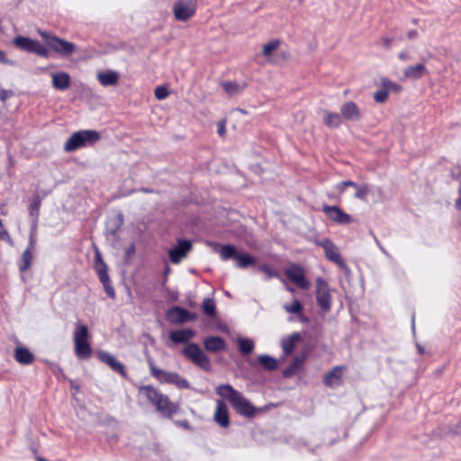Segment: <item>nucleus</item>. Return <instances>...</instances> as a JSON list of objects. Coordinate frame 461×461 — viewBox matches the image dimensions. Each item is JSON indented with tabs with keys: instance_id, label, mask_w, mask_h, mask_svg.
Instances as JSON below:
<instances>
[{
	"instance_id": "23",
	"label": "nucleus",
	"mask_w": 461,
	"mask_h": 461,
	"mask_svg": "<svg viewBox=\"0 0 461 461\" xmlns=\"http://www.w3.org/2000/svg\"><path fill=\"white\" fill-rule=\"evenodd\" d=\"M52 86L57 90H67L70 86L71 77L67 72H57L51 75Z\"/></svg>"
},
{
	"instance_id": "7",
	"label": "nucleus",
	"mask_w": 461,
	"mask_h": 461,
	"mask_svg": "<svg viewBox=\"0 0 461 461\" xmlns=\"http://www.w3.org/2000/svg\"><path fill=\"white\" fill-rule=\"evenodd\" d=\"M185 357L205 371L211 369V362L196 343H189L183 350Z\"/></svg>"
},
{
	"instance_id": "16",
	"label": "nucleus",
	"mask_w": 461,
	"mask_h": 461,
	"mask_svg": "<svg viewBox=\"0 0 461 461\" xmlns=\"http://www.w3.org/2000/svg\"><path fill=\"white\" fill-rule=\"evenodd\" d=\"M97 357L101 362L109 366L114 372H117L123 377L127 376L124 365L119 362L113 355L105 351H98Z\"/></svg>"
},
{
	"instance_id": "8",
	"label": "nucleus",
	"mask_w": 461,
	"mask_h": 461,
	"mask_svg": "<svg viewBox=\"0 0 461 461\" xmlns=\"http://www.w3.org/2000/svg\"><path fill=\"white\" fill-rule=\"evenodd\" d=\"M13 44L26 52L35 53L41 57H48L49 50L37 40H32L24 36H17L13 40Z\"/></svg>"
},
{
	"instance_id": "9",
	"label": "nucleus",
	"mask_w": 461,
	"mask_h": 461,
	"mask_svg": "<svg viewBox=\"0 0 461 461\" xmlns=\"http://www.w3.org/2000/svg\"><path fill=\"white\" fill-rule=\"evenodd\" d=\"M315 243L324 249L326 258L337 264L339 267L348 270V267L343 258L340 256L338 247L330 239H323L321 240H316Z\"/></svg>"
},
{
	"instance_id": "38",
	"label": "nucleus",
	"mask_w": 461,
	"mask_h": 461,
	"mask_svg": "<svg viewBox=\"0 0 461 461\" xmlns=\"http://www.w3.org/2000/svg\"><path fill=\"white\" fill-rule=\"evenodd\" d=\"M279 44L280 42L278 40L270 41L269 42L263 46V55L265 57H269L272 54V52L278 48Z\"/></svg>"
},
{
	"instance_id": "4",
	"label": "nucleus",
	"mask_w": 461,
	"mask_h": 461,
	"mask_svg": "<svg viewBox=\"0 0 461 461\" xmlns=\"http://www.w3.org/2000/svg\"><path fill=\"white\" fill-rule=\"evenodd\" d=\"M90 334L86 325L77 322L73 332L75 354L79 359L91 357L93 349L89 343Z\"/></svg>"
},
{
	"instance_id": "28",
	"label": "nucleus",
	"mask_w": 461,
	"mask_h": 461,
	"mask_svg": "<svg viewBox=\"0 0 461 461\" xmlns=\"http://www.w3.org/2000/svg\"><path fill=\"white\" fill-rule=\"evenodd\" d=\"M323 122L329 128H338L342 123V116L340 113L323 111Z\"/></svg>"
},
{
	"instance_id": "22",
	"label": "nucleus",
	"mask_w": 461,
	"mask_h": 461,
	"mask_svg": "<svg viewBox=\"0 0 461 461\" xmlns=\"http://www.w3.org/2000/svg\"><path fill=\"white\" fill-rule=\"evenodd\" d=\"M427 75H429V71L421 63L409 66L403 70V77L408 79L418 80Z\"/></svg>"
},
{
	"instance_id": "27",
	"label": "nucleus",
	"mask_w": 461,
	"mask_h": 461,
	"mask_svg": "<svg viewBox=\"0 0 461 461\" xmlns=\"http://www.w3.org/2000/svg\"><path fill=\"white\" fill-rule=\"evenodd\" d=\"M97 275L99 276L101 283L104 285V288L107 295L111 298H114L115 292H114L113 287L111 285V281H110L109 276L107 274V269H102L97 267Z\"/></svg>"
},
{
	"instance_id": "50",
	"label": "nucleus",
	"mask_w": 461,
	"mask_h": 461,
	"mask_svg": "<svg viewBox=\"0 0 461 461\" xmlns=\"http://www.w3.org/2000/svg\"><path fill=\"white\" fill-rule=\"evenodd\" d=\"M419 36V33L416 30H410L408 32H407V38L409 40H415L417 39Z\"/></svg>"
},
{
	"instance_id": "52",
	"label": "nucleus",
	"mask_w": 461,
	"mask_h": 461,
	"mask_svg": "<svg viewBox=\"0 0 461 461\" xmlns=\"http://www.w3.org/2000/svg\"><path fill=\"white\" fill-rule=\"evenodd\" d=\"M9 94H11V92H8L6 90H2L0 92V99H1V101H3V102L5 101L8 98Z\"/></svg>"
},
{
	"instance_id": "48",
	"label": "nucleus",
	"mask_w": 461,
	"mask_h": 461,
	"mask_svg": "<svg viewBox=\"0 0 461 461\" xmlns=\"http://www.w3.org/2000/svg\"><path fill=\"white\" fill-rule=\"evenodd\" d=\"M0 63L14 65V62L13 60L8 59L6 58L5 53L3 50H0Z\"/></svg>"
},
{
	"instance_id": "61",
	"label": "nucleus",
	"mask_w": 461,
	"mask_h": 461,
	"mask_svg": "<svg viewBox=\"0 0 461 461\" xmlns=\"http://www.w3.org/2000/svg\"><path fill=\"white\" fill-rule=\"evenodd\" d=\"M287 290L290 291L291 293H294V289L292 287H287Z\"/></svg>"
},
{
	"instance_id": "30",
	"label": "nucleus",
	"mask_w": 461,
	"mask_h": 461,
	"mask_svg": "<svg viewBox=\"0 0 461 461\" xmlns=\"http://www.w3.org/2000/svg\"><path fill=\"white\" fill-rule=\"evenodd\" d=\"M234 260L236 261V267L239 268H247L256 264V258L247 253L238 252Z\"/></svg>"
},
{
	"instance_id": "24",
	"label": "nucleus",
	"mask_w": 461,
	"mask_h": 461,
	"mask_svg": "<svg viewBox=\"0 0 461 461\" xmlns=\"http://www.w3.org/2000/svg\"><path fill=\"white\" fill-rule=\"evenodd\" d=\"M195 333L192 329H182L173 330L169 333V339L176 344L185 343L194 337Z\"/></svg>"
},
{
	"instance_id": "41",
	"label": "nucleus",
	"mask_w": 461,
	"mask_h": 461,
	"mask_svg": "<svg viewBox=\"0 0 461 461\" xmlns=\"http://www.w3.org/2000/svg\"><path fill=\"white\" fill-rule=\"evenodd\" d=\"M222 86H223L224 91L231 96L238 94L239 89H240V86L238 84H236L234 82H230V81L224 82L222 84Z\"/></svg>"
},
{
	"instance_id": "25",
	"label": "nucleus",
	"mask_w": 461,
	"mask_h": 461,
	"mask_svg": "<svg viewBox=\"0 0 461 461\" xmlns=\"http://www.w3.org/2000/svg\"><path fill=\"white\" fill-rule=\"evenodd\" d=\"M203 344L207 351L213 353L224 350L226 348L225 340L218 336H212L205 339Z\"/></svg>"
},
{
	"instance_id": "5",
	"label": "nucleus",
	"mask_w": 461,
	"mask_h": 461,
	"mask_svg": "<svg viewBox=\"0 0 461 461\" xmlns=\"http://www.w3.org/2000/svg\"><path fill=\"white\" fill-rule=\"evenodd\" d=\"M100 139V133L95 130H81L74 132L68 139L64 144V150L72 152L81 148L94 145Z\"/></svg>"
},
{
	"instance_id": "1",
	"label": "nucleus",
	"mask_w": 461,
	"mask_h": 461,
	"mask_svg": "<svg viewBox=\"0 0 461 461\" xmlns=\"http://www.w3.org/2000/svg\"><path fill=\"white\" fill-rule=\"evenodd\" d=\"M216 393L226 399L240 416L253 418L261 411V409L256 408L240 392L229 384L217 386Z\"/></svg>"
},
{
	"instance_id": "39",
	"label": "nucleus",
	"mask_w": 461,
	"mask_h": 461,
	"mask_svg": "<svg viewBox=\"0 0 461 461\" xmlns=\"http://www.w3.org/2000/svg\"><path fill=\"white\" fill-rule=\"evenodd\" d=\"M41 204V199L36 197L30 205V214L34 218L35 221H37L39 217Z\"/></svg>"
},
{
	"instance_id": "51",
	"label": "nucleus",
	"mask_w": 461,
	"mask_h": 461,
	"mask_svg": "<svg viewBox=\"0 0 461 461\" xmlns=\"http://www.w3.org/2000/svg\"><path fill=\"white\" fill-rule=\"evenodd\" d=\"M456 207L458 210H461V183H460V186L458 189V198L456 200Z\"/></svg>"
},
{
	"instance_id": "55",
	"label": "nucleus",
	"mask_w": 461,
	"mask_h": 461,
	"mask_svg": "<svg viewBox=\"0 0 461 461\" xmlns=\"http://www.w3.org/2000/svg\"><path fill=\"white\" fill-rule=\"evenodd\" d=\"M346 185H343V181L339 183L337 185H336V189L339 192V194H342L344 193L345 189H346Z\"/></svg>"
},
{
	"instance_id": "13",
	"label": "nucleus",
	"mask_w": 461,
	"mask_h": 461,
	"mask_svg": "<svg viewBox=\"0 0 461 461\" xmlns=\"http://www.w3.org/2000/svg\"><path fill=\"white\" fill-rule=\"evenodd\" d=\"M196 5L194 0H179L174 5V14L178 21H187L195 13Z\"/></svg>"
},
{
	"instance_id": "45",
	"label": "nucleus",
	"mask_w": 461,
	"mask_h": 461,
	"mask_svg": "<svg viewBox=\"0 0 461 461\" xmlns=\"http://www.w3.org/2000/svg\"><path fill=\"white\" fill-rule=\"evenodd\" d=\"M97 267L102 269H106V265L102 259L101 254L98 250L95 252V269L97 270Z\"/></svg>"
},
{
	"instance_id": "6",
	"label": "nucleus",
	"mask_w": 461,
	"mask_h": 461,
	"mask_svg": "<svg viewBox=\"0 0 461 461\" xmlns=\"http://www.w3.org/2000/svg\"><path fill=\"white\" fill-rule=\"evenodd\" d=\"M41 36L45 41L48 47L59 55L68 56L75 51V44L70 41L48 32H41Z\"/></svg>"
},
{
	"instance_id": "42",
	"label": "nucleus",
	"mask_w": 461,
	"mask_h": 461,
	"mask_svg": "<svg viewBox=\"0 0 461 461\" xmlns=\"http://www.w3.org/2000/svg\"><path fill=\"white\" fill-rule=\"evenodd\" d=\"M368 193H369V188L366 185H357V187H356L355 197L359 200L366 201Z\"/></svg>"
},
{
	"instance_id": "34",
	"label": "nucleus",
	"mask_w": 461,
	"mask_h": 461,
	"mask_svg": "<svg viewBox=\"0 0 461 461\" xmlns=\"http://www.w3.org/2000/svg\"><path fill=\"white\" fill-rule=\"evenodd\" d=\"M32 258V250H31V249H26L23 253L21 262L19 264V269L21 272L26 271L31 267Z\"/></svg>"
},
{
	"instance_id": "36",
	"label": "nucleus",
	"mask_w": 461,
	"mask_h": 461,
	"mask_svg": "<svg viewBox=\"0 0 461 461\" xmlns=\"http://www.w3.org/2000/svg\"><path fill=\"white\" fill-rule=\"evenodd\" d=\"M382 86L384 87L387 92H395L398 93L402 90V86L398 85L397 83L393 82L392 80L384 77L381 79Z\"/></svg>"
},
{
	"instance_id": "21",
	"label": "nucleus",
	"mask_w": 461,
	"mask_h": 461,
	"mask_svg": "<svg viewBox=\"0 0 461 461\" xmlns=\"http://www.w3.org/2000/svg\"><path fill=\"white\" fill-rule=\"evenodd\" d=\"M307 357V352H303L296 356L291 362L288 367L283 371V375L286 378L291 377L297 374L303 366Z\"/></svg>"
},
{
	"instance_id": "29",
	"label": "nucleus",
	"mask_w": 461,
	"mask_h": 461,
	"mask_svg": "<svg viewBox=\"0 0 461 461\" xmlns=\"http://www.w3.org/2000/svg\"><path fill=\"white\" fill-rule=\"evenodd\" d=\"M342 367L335 366L323 377V383L326 386L332 387L340 378Z\"/></svg>"
},
{
	"instance_id": "32",
	"label": "nucleus",
	"mask_w": 461,
	"mask_h": 461,
	"mask_svg": "<svg viewBox=\"0 0 461 461\" xmlns=\"http://www.w3.org/2000/svg\"><path fill=\"white\" fill-rule=\"evenodd\" d=\"M238 251L234 245L226 244L220 248L219 254L221 260L235 259Z\"/></svg>"
},
{
	"instance_id": "20",
	"label": "nucleus",
	"mask_w": 461,
	"mask_h": 461,
	"mask_svg": "<svg viewBox=\"0 0 461 461\" xmlns=\"http://www.w3.org/2000/svg\"><path fill=\"white\" fill-rule=\"evenodd\" d=\"M301 339L302 336L300 333L294 332L281 339L280 345L285 357H288L294 352L296 344L301 340Z\"/></svg>"
},
{
	"instance_id": "43",
	"label": "nucleus",
	"mask_w": 461,
	"mask_h": 461,
	"mask_svg": "<svg viewBox=\"0 0 461 461\" xmlns=\"http://www.w3.org/2000/svg\"><path fill=\"white\" fill-rule=\"evenodd\" d=\"M388 95H389V94H388L387 90L382 86L381 89H378L377 91L375 92L374 99L376 103L382 104L386 101V99L388 98Z\"/></svg>"
},
{
	"instance_id": "37",
	"label": "nucleus",
	"mask_w": 461,
	"mask_h": 461,
	"mask_svg": "<svg viewBox=\"0 0 461 461\" xmlns=\"http://www.w3.org/2000/svg\"><path fill=\"white\" fill-rule=\"evenodd\" d=\"M284 309L288 313L301 314L303 310L302 303L298 300H294L291 304H285Z\"/></svg>"
},
{
	"instance_id": "59",
	"label": "nucleus",
	"mask_w": 461,
	"mask_h": 461,
	"mask_svg": "<svg viewBox=\"0 0 461 461\" xmlns=\"http://www.w3.org/2000/svg\"><path fill=\"white\" fill-rule=\"evenodd\" d=\"M142 191H143L144 193H150V192H151L150 190L146 189V188H143V189H142Z\"/></svg>"
},
{
	"instance_id": "60",
	"label": "nucleus",
	"mask_w": 461,
	"mask_h": 461,
	"mask_svg": "<svg viewBox=\"0 0 461 461\" xmlns=\"http://www.w3.org/2000/svg\"><path fill=\"white\" fill-rule=\"evenodd\" d=\"M169 273V267H167L165 270V275H167Z\"/></svg>"
},
{
	"instance_id": "2",
	"label": "nucleus",
	"mask_w": 461,
	"mask_h": 461,
	"mask_svg": "<svg viewBox=\"0 0 461 461\" xmlns=\"http://www.w3.org/2000/svg\"><path fill=\"white\" fill-rule=\"evenodd\" d=\"M138 393L140 398L145 399L164 417L171 418L178 411L176 403L173 402L167 395L163 394L152 385L140 386Z\"/></svg>"
},
{
	"instance_id": "49",
	"label": "nucleus",
	"mask_w": 461,
	"mask_h": 461,
	"mask_svg": "<svg viewBox=\"0 0 461 461\" xmlns=\"http://www.w3.org/2000/svg\"><path fill=\"white\" fill-rule=\"evenodd\" d=\"M393 41V39L391 37L382 38V44L385 49H390Z\"/></svg>"
},
{
	"instance_id": "26",
	"label": "nucleus",
	"mask_w": 461,
	"mask_h": 461,
	"mask_svg": "<svg viewBox=\"0 0 461 461\" xmlns=\"http://www.w3.org/2000/svg\"><path fill=\"white\" fill-rule=\"evenodd\" d=\"M97 79L103 86H112L117 85L119 75L115 71L108 70L98 73Z\"/></svg>"
},
{
	"instance_id": "62",
	"label": "nucleus",
	"mask_w": 461,
	"mask_h": 461,
	"mask_svg": "<svg viewBox=\"0 0 461 461\" xmlns=\"http://www.w3.org/2000/svg\"><path fill=\"white\" fill-rule=\"evenodd\" d=\"M375 242L380 246L378 240L375 237Z\"/></svg>"
},
{
	"instance_id": "53",
	"label": "nucleus",
	"mask_w": 461,
	"mask_h": 461,
	"mask_svg": "<svg viewBox=\"0 0 461 461\" xmlns=\"http://www.w3.org/2000/svg\"><path fill=\"white\" fill-rule=\"evenodd\" d=\"M34 246H35V239H34L33 234L32 233L30 235L29 246L27 247V249H31V250H32Z\"/></svg>"
},
{
	"instance_id": "17",
	"label": "nucleus",
	"mask_w": 461,
	"mask_h": 461,
	"mask_svg": "<svg viewBox=\"0 0 461 461\" xmlns=\"http://www.w3.org/2000/svg\"><path fill=\"white\" fill-rule=\"evenodd\" d=\"M342 119L351 122L360 121L362 113L357 104L352 101L343 104L340 107Z\"/></svg>"
},
{
	"instance_id": "12",
	"label": "nucleus",
	"mask_w": 461,
	"mask_h": 461,
	"mask_svg": "<svg viewBox=\"0 0 461 461\" xmlns=\"http://www.w3.org/2000/svg\"><path fill=\"white\" fill-rule=\"evenodd\" d=\"M285 275L301 289L306 290L311 286L310 282L305 277L303 268L297 264H294L290 267L285 269Z\"/></svg>"
},
{
	"instance_id": "33",
	"label": "nucleus",
	"mask_w": 461,
	"mask_h": 461,
	"mask_svg": "<svg viewBox=\"0 0 461 461\" xmlns=\"http://www.w3.org/2000/svg\"><path fill=\"white\" fill-rule=\"evenodd\" d=\"M239 350L242 355L250 354L254 348V341L249 338H238L237 339Z\"/></svg>"
},
{
	"instance_id": "31",
	"label": "nucleus",
	"mask_w": 461,
	"mask_h": 461,
	"mask_svg": "<svg viewBox=\"0 0 461 461\" xmlns=\"http://www.w3.org/2000/svg\"><path fill=\"white\" fill-rule=\"evenodd\" d=\"M258 364L267 371H274L277 368V360L269 355H259L258 357Z\"/></svg>"
},
{
	"instance_id": "54",
	"label": "nucleus",
	"mask_w": 461,
	"mask_h": 461,
	"mask_svg": "<svg viewBox=\"0 0 461 461\" xmlns=\"http://www.w3.org/2000/svg\"><path fill=\"white\" fill-rule=\"evenodd\" d=\"M343 185H346L347 187L350 186V187H357V184L351 181V180H346V181H343Z\"/></svg>"
},
{
	"instance_id": "15",
	"label": "nucleus",
	"mask_w": 461,
	"mask_h": 461,
	"mask_svg": "<svg viewBox=\"0 0 461 461\" xmlns=\"http://www.w3.org/2000/svg\"><path fill=\"white\" fill-rule=\"evenodd\" d=\"M167 319L171 323L181 324L192 321L196 319V315L179 306H174L167 312Z\"/></svg>"
},
{
	"instance_id": "46",
	"label": "nucleus",
	"mask_w": 461,
	"mask_h": 461,
	"mask_svg": "<svg viewBox=\"0 0 461 461\" xmlns=\"http://www.w3.org/2000/svg\"><path fill=\"white\" fill-rule=\"evenodd\" d=\"M398 59L402 61H409L411 59V55L408 50H403L398 53Z\"/></svg>"
},
{
	"instance_id": "18",
	"label": "nucleus",
	"mask_w": 461,
	"mask_h": 461,
	"mask_svg": "<svg viewBox=\"0 0 461 461\" xmlns=\"http://www.w3.org/2000/svg\"><path fill=\"white\" fill-rule=\"evenodd\" d=\"M14 360L23 366H29L35 360L34 354L25 346L19 344L14 350Z\"/></svg>"
},
{
	"instance_id": "19",
	"label": "nucleus",
	"mask_w": 461,
	"mask_h": 461,
	"mask_svg": "<svg viewBox=\"0 0 461 461\" xmlns=\"http://www.w3.org/2000/svg\"><path fill=\"white\" fill-rule=\"evenodd\" d=\"M213 419L222 428H227L230 425L228 407L224 402L217 401Z\"/></svg>"
},
{
	"instance_id": "56",
	"label": "nucleus",
	"mask_w": 461,
	"mask_h": 461,
	"mask_svg": "<svg viewBox=\"0 0 461 461\" xmlns=\"http://www.w3.org/2000/svg\"><path fill=\"white\" fill-rule=\"evenodd\" d=\"M298 318H299V321L301 322H307L308 321V318L303 313V311L301 312V314H297Z\"/></svg>"
},
{
	"instance_id": "35",
	"label": "nucleus",
	"mask_w": 461,
	"mask_h": 461,
	"mask_svg": "<svg viewBox=\"0 0 461 461\" xmlns=\"http://www.w3.org/2000/svg\"><path fill=\"white\" fill-rule=\"evenodd\" d=\"M203 312L206 316L212 317L216 313L215 303L212 299L205 298L202 304Z\"/></svg>"
},
{
	"instance_id": "14",
	"label": "nucleus",
	"mask_w": 461,
	"mask_h": 461,
	"mask_svg": "<svg viewBox=\"0 0 461 461\" xmlns=\"http://www.w3.org/2000/svg\"><path fill=\"white\" fill-rule=\"evenodd\" d=\"M192 249V242L188 240H178L175 247L168 250L171 263L178 264Z\"/></svg>"
},
{
	"instance_id": "44",
	"label": "nucleus",
	"mask_w": 461,
	"mask_h": 461,
	"mask_svg": "<svg viewBox=\"0 0 461 461\" xmlns=\"http://www.w3.org/2000/svg\"><path fill=\"white\" fill-rule=\"evenodd\" d=\"M154 95L157 99L163 100L168 96L169 93L165 86H157Z\"/></svg>"
},
{
	"instance_id": "3",
	"label": "nucleus",
	"mask_w": 461,
	"mask_h": 461,
	"mask_svg": "<svg viewBox=\"0 0 461 461\" xmlns=\"http://www.w3.org/2000/svg\"><path fill=\"white\" fill-rule=\"evenodd\" d=\"M149 373L160 384H174L179 389H189L190 383L178 373L158 368L151 357L147 358Z\"/></svg>"
},
{
	"instance_id": "10",
	"label": "nucleus",
	"mask_w": 461,
	"mask_h": 461,
	"mask_svg": "<svg viewBox=\"0 0 461 461\" xmlns=\"http://www.w3.org/2000/svg\"><path fill=\"white\" fill-rule=\"evenodd\" d=\"M316 300L323 312H329L331 306V296L328 283L322 278L316 279Z\"/></svg>"
},
{
	"instance_id": "47",
	"label": "nucleus",
	"mask_w": 461,
	"mask_h": 461,
	"mask_svg": "<svg viewBox=\"0 0 461 461\" xmlns=\"http://www.w3.org/2000/svg\"><path fill=\"white\" fill-rule=\"evenodd\" d=\"M217 131L221 137H223L226 133L225 121H220L217 125Z\"/></svg>"
},
{
	"instance_id": "57",
	"label": "nucleus",
	"mask_w": 461,
	"mask_h": 461,
	"mask_svg": "<svg viewBox=\"0 0 461 461\" xmlns=\"http://www.w3.org/2000/svg\"><path fill=\"white\" fill-rule=\"evenodd\" d=\"M418 350L420 354H422L424 352V348L420 345H418Z\"/></svg>"
},
{
	"instance_id": "40",
	"label": "nucleus",
	"mask_w": 461,
	"mask_h": 461,
	"mask_svg": "<svg viewBox=\"0 0 461 461\" xmlns=\"http://www.w3.org/2000/svg\"><path fill=\"white\" fill-rule=\"evenodd\" d=\"M258 270L265 273L267 278L279 277V272L267 264L259 266Z\"/></svg>"
},
{
	"instance_id": "11",
	"label": "nucleus",
	"mask_w": 461,
	"mask_h": 461,
	"mask_svg": "<svg viewBox=\"0 0 461 461\" xmlns=\"http://www.w3.org/2000/svg\"><path fill=\"white\" fill-rule=\"evenodd\" d=\"M322 211L327 217L336 224L346 225L353 222L352 216L342 211V209L337 205L324 204Z\"/></svg>"
},
{
	"instance_id": "58",
	"label": "nucleus",
	"mask_w": 461,
	"mask_h": 461,
	"mask_svg": "<svg viewBox=\"0 0 461 461\" xmlns=\"http://www.w3.org/2000/svg\"><path fill=\"white\" fill-rule=\"evenodd\" d=\"M411 23H412L413 24H417V23H418V19H416V18L412 19V20H411Z\"/></svg>"
}]
</instances>
